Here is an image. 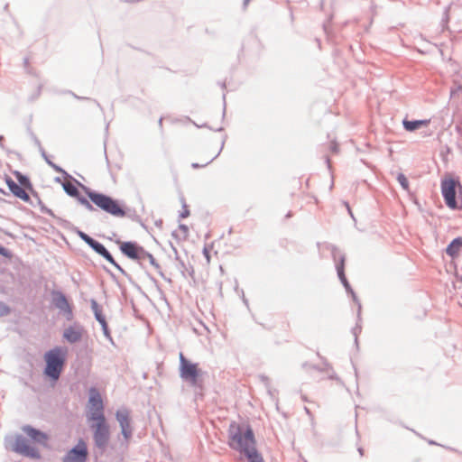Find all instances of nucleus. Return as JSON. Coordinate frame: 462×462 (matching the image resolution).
<instances>
[{"label": "nucleus", "instance_id": "nucleus-1", "mask_svg": "<svg viewBox=\"0 0 462 462\" xmlns=\"http://www.w3.org/2000/svg\"><path fill=\"white\" fill-rule=\"evenodd\" d=\"M228 445L247 458L248 462H264L263 456L256 449L255 438L253 429L247 425L245 429L232 421L228 427Z\"/></svg>", "mask_w": 462, "mask_h": 462}, {"label": "nucleus", "instance_id": "nucleus-2", "mask_svg": "<svg viewBox=\"0 0 462 462\" xmlns=\"http://www.w3.org/2000/svg\"><path fill=\"white\" fill-rule=\"evenodd\" d=\"M83 190L91 202L106 213L116 217H127L131 220L138 223L142 221L140 216L134 209H125L123 203L119 200L106 194L93 190L88 187H83Z\"/></svg>", "mask_w": 462, "mask_h": 462}, {"label": "nucleus", "instance_id": "nucleus-3", "mask_svg": "<svg viewBox=\"0 0 462 462\" xmlns=\"http://www.w3.org/2000/svg\"><path fill=\"white\" fill-rule=\"evenodd\" d=\"M45 367L43 374L51 382L56 383L63 371L66 363V351L56 346L44 354Z\"/></svg>", "mask_w": 462, "mask_h": 462}, {"label": "nucleus", "instance_id": "nucleus-4", "mask_svg": "<svg viewBox=\"0 0 462 462\" xmlns=\"http://www.w3.org/2000/svg\"><path fill=\"white\" fill-rule=\"evenodd\" d=\"M180 377L186 383H189L195 390H203V374H205L199 368L198 363H192L188 360L184 355L180 353Z\"/></svg>", "mask_w": 462, "mask_h": 462}, {"label": "nucleus", "instance_id": "nucleus-5", "mask_svg": "<svg viewBox=\"0 0 462 462\" xmlns=\"http://www.w3.org/2000/svg\"><path fill=\"white\" fill-rule=\"evenodd\" d=\"M5 445L7 449L26 457L33 459H40L42 457L40 451L36 448L31 446L28 443V440L21 434L6 436L5 438Z\"/></svg>", "mask_w": 462, "mask_h": 462}, {"label": "nucleus", "instance_id": "nucleus-6", "mask_svg": "<svg viewBox=\"0 0 462 462\" xmlns=\"http://www.w3.org/2000/svg\"><path fill=\"white\" fill-rule=\"evenodd\" d=\"M332 256L336 262V270L337 273V277L340 280L342 285L346 289V291L349 293L353 299V300L357 304L358 307V318H360V312H361V303L359 300L357 299L355 291H353L351 285L349 284L346 274H345V261L346 256L344 254H341L340 251L333 246L332 247Z\"/></svg>", "mask_w": 462, "mask_h": 462}, {"label": "nucleus", "instance_id": "nucleus-7", "mask_svg": "<svg viewBox=\"0 0 462 462\" xmlns=\"http://www.w3.org/2000/svg\"><path fill=\"white\" fill-rule=\"evenodd\" d=\"M441 194L448 208L457 209L458 205L456 199L457 189H462L460 181L453 177L441 180Z\"/></svg>", "mask_w": 462, "mask_h": 462}, {"label": "nucleus", "instance_id": "nucleus-8", "mask_svg": "<svg viewBox=\"0 0 462 462\" xmlns=\"http://www.w3.org/2000/svg\"><path fill=\"white\" fill-rule=\"evenodd\" d=\"M119 245L120 252L126 256L127 258L138 262L139 264H142V254L144 248L138 245L134 241H125L122 242L120 240L116 241Z\"/></svg>", "mask_w": 462, "mask_h": 462}, {"label": "nucleus", "instance_id": "nucleus-9", "mask_svg": "<svg viewBox=\"0 0 462 462\" xmlns=\"http://www.w3.org/2000/svg\"><path fill=\"white\" fill-rule=\"evenodd\" d=\"M88 455L87 444L80 439L79 442L64 455L61 462H86Z\"/></svg>", "mask_w": 462, "mask_h": 462}, {"label": "nucleus", "instance_id": "nucleus-10", "mask_svg": "<svg viewBox=\"0 0 462 462\" xmlns=\"http://www.w3.org/2000/svg\"><path fill=\"white\" fill-rule=\"evenodd\" d=\"M93 431V440L95 446L101 451L104 452L110 440V431L108 425L103 426H90Z\"/></svg>", "mask_w": 462, "mask_h": 462}, {"label": "nucleus", "instance_id": "nucleus-11", "mask_svg": "<svg viewBox=\"0 0 462 462\" xmlns=\"http://www.w3.org/2000/svg\"><path fill=\"white\" fill-rule=\"evenodd\" d=\"M62 185V188L65 191V193L71 197V198H74L78 200V202L83 206L87 210L90 211V212H93V211H96L97 209L94 208L93 206V203L91 202V200L88 199L87 198H85L84 196H82L78 189V187L71 183V182H69V181H64L63 183H61Z\"/></svg>", "mask_w": 462, "mask_h": 462}, {"label": "nucleus", "instance_id": "nucleus-12", "mask_svg": "<svg viewBox=\"0 0 462 462\" xmlns=\"http://www.w3.org/2000/svg\"><path fill=\"white\" fill-rule=\"evenodd\" d=\"M116 419L121 428V434L127 442L133 434L131 427L130 411L126 408H122L116 411Z\"/></svg>", "mask_w": 462, "mask_h": 462}, {"label": "nucleus", "instance_id": "nucleus-13", "mask_svg": "<svg viewBox=\"0 0 462 462\" xmlns=\"http://www.w3.org/2000/svg\"><path fill=\"white\" fill-rule=\"evenodd\" d=\"M51 301L57 309L67 315L68 320L72 319V309L68 301L66 295L61 291L53 290L51 291Z\"/></svg>", "mask_w": 462, "mask_h": 462}, {"label": "nucleus", "instance_id": "nucleus-14", "mask_svg": "<svg viewBox=\"0 0 462 462\" xmlns=\"http://www.w3.org/2000/svg\"><path fill=\"white\" fill-rule=\"evenodd\" d=\"M90 307L94 313V317L96 320L100 324L103 334L105 337L109 340L112 344H114L113 337L111 336L106 319L105 315L102 313V309L100 305L97 303V301L95 299L90 300Z\"/></svg>", "mask_w": 462, "mask_h": 462}, {"label": "nucleus", "instance_id": "nucleus-15", "mask_svg": "<svg viewBox=\"0 0 462 462\" xmlns=\"http://www.w3.org/2000/svg\"><path fill=\"white\" fill-rule=\"evenodd\" d=\"M89 247L95 253H97L104 259H106L108 263H110L112 265H114L123 275L126 277L129 276L125 270L115 260L111 253L105 247L103 244L96 240Z\"/></svg>", "mask_w": 462, "mask_h": 462}, {"label": "nucleus", "instance_id": "nucleus-16", "mask_svg": "<svg viewBox=\"0 0 462 462\" xmlns=\"http://www.w3.org/2000/svg\"><path fill=\"white\" fill-rule=\"evenodd\" d=\"M5 183L10 190V192L20 199L23 202L30 203L32 206H35L32 201L31 197L27 193V191L16 181H14L11 177H5Z\"/></svg>", "mask_w": 462, "mask_h": 462}, {"label": "nucleus", "instance_id": "nucleus-17", "mask_svg": "<svg viewBox=\"0 0 462 462\" xmlns=\"http://www.w3.org/2000/svg\"><path fill=\"white\" fill-rule=\"evenodd\" d=\"M84 328L79 323H74L64 329L62 337L70 344H75L81 340Z\"/></svg>", "mask_w": 462, "mask_h": 462}, {"label": "nucleus", "instance_id": "nucleus-18", "mask_svg": "<svg viewBox=\"0 0 462 462\" xmlns=\"http://www.w3.org/2000/svg\"><path fill=\"white\" fill-rule=\"evenodd\" d=\"M22 430L32 440L33 442L46 446L49 439L47 433L38 430L31 425H23Z\"/></svg>", "mask_w": 462, "mask_h": 462}, {"label": "nucleus", "instance_id": "nucleus-19", "mask_svg": "<svg viewBox=\"0 0 462 462\" xmlns=\"http://www.w3.org/2000/svg\"><path fill=\"white\" fill-rule=\"evenodd\" d=\"M88 404L91 411H104L102 398L95 387H91L89 390Z\"/></svg>", "mask_w": 462, "mask_h": 462}, {"label": "nucleus", "instance_id": "nucleus-20", "mask_svg": "<svg viewBox=\"0 0 462 462\" xmlns=\"http://www.w3.org/2000/svg\"><path fill=\"white\" fill-rule=\"evenodd\" d=\"M429 124L430 120L428 119L408 120L404 118L402 120V126L407 132H414L422 126H427Z\"/></svg>", "mask_w": 462, "mask_h": 462}, {"label": "nucleus", "instance_id": "nucleus-21", "mask_svg": "<svg viewBox=\"0 0 462 462\" xmlns=\"http://www.w3.org/2000/svg\"><path fill=\"white\" fill-rule=\"evenodd\" d=\"M462 248V237L454 238L447 246L446 254L452 259L458 255L459 250Z\"/></svg>", "mask_w": 462, "mask_h": 462}, {"label": "nucleus", "instance_id": "nucleus-22", "mask_svg": "<svg viewBox=\"0 0 462 462\" xmlns=\"http://www.w3.org/2000/svg\"><path fill=\"white\" fill-rule=\"evenodd\" d=\"M144 260H148V262L150 263L151 265H152L154 267V269L158 272V273L168 282H171V280L170 278H167L165 277V275L163 274L162 271V268H161V265L157 263V261L155 260V258L153 257V255L149 253L148 251H146L145 249L143 250V254H142V262L144 261Z\"/></svg>", "mask_w": 462, "mask_h": 462}, {"label": "nucleus", "instance_id": "nucleus-23", "mask_svg": "<svg viewBox=\"0 0 462 462\" xmlns=\"http://www.w3.org/2000/svg\"><path fill=\"white\" fill-rule=\"evenodd\" d=\"M14 175L17 180V182L26 190L29 189L33 192L32 184L30 180V178L27 175L23 174L19 171H14Z\"/></svg>", "mask_w": 462, "mask_h": 462}, {"label": "nucleus", "instance_id": "nucleus-24", "mask_svg": "<svg viewBox=\"0 0 462 462\" xmlns=\"http://www.w3.org/2000/svg\"><path fill=\"white\" fill-rule=\"evenodd\" d=\"M89 420L95 421L90 426L108 425L106 420L104 411H91Z\"/></svg>", "mask_w": 462, "mask_h": 462}, {"label": "nucleus", "instance_id": "nucleus-25", "mask_svg": "<svg viewBox=\"0 0 462 462\" xmlns=\"http://www.w3.org/2000/svg\"><path fill=\"white\" fill-rule=\"evenodd\" d=\"M32 195L33 197L36 199V202H37V205L39 206L40 208V211L42 213V214H46V215H49L50 217H51L52 218H55L57 219L58 221H61V218L58 217L54 213L53 211L47 208L44 203L41 200L40 197L38 196V193L33 191L32 192Z\"/></svg>", "mask_w": 462, "mask_h": 462}, {"label": "nucleus", "instance_id": "nucleus-26", "mask_svg": "<svg viewBox=\"0 0 462 462\" xmlns=\"http://www.w3.org/2000/svg\"><path fill=\"white\" fill-rule=\"evenodd\" d=\"M226 136L224 137V139H223V141L221 143L220 149H219V151L217 152V153L214 157H212L210 160H208V162H206L205 163H202V164H199L198 162H193V163H191V167L193 169H200V168H204L207 165H208L209 163H211L217 157H218V155L222 152L224 144H225V142H226Z\"/></svg>", "mask_w": 462, "mask_h": 462}, {"label": "nucleus", "instance_id": "nucleus-27", "mask_svg": "<svg viewBox=\"0 0 462 462\" xmlns=\"http://www.w3.org/2000/svg\"><path fill=\"white\" fill-rule=\"evenodd\" d=\"M396 180H398V182L400 183L401 187L408 191L409 190V181H408V179L406 178V176L402 173V172H399L396 176Z\"/></svg>", "mask_w": 462, "mask_h": 462}, {"label": "nucleus", "instance_id": "nucleus-28", "mask_svg": "<svg viewBox=\"0 0 462 462\" xmlns=\"http://www.w3.org/2000/svg\"><path fill=\"white\" fill-rule=\"evenodd\" d=\"M67 93L70 94L74 98L78 99V100H88V101H92L94 102L97 106L101 110L103 111V107L101 106V105L99 104V102L96 99H92L90 97H81V96H78L77 94L73 93L72 91H68Z\"/></svg>", "mask_w": 462, "mask_h": 462}, {"label": "nucleus", "instance_id": "nucleus-29", "mask_svg": "<svg viewBox=\"0 0 462 462\" xmlns=\"http://www.w3.org/2000/svg\"><path fill=\"white\" fill-rule=\"evenodd\" d=\"M360 321H361V317L360 318L357 317V323H356V327L352 329V333L355 337V344L356 346H358L357 337H358V334L361 332V326L359 325Z\"/></svg>", "mask_w": 462, "mask_h": 462}, {"label": "nucleus", "instance_id": "nucleus-30", "mask_svg": "<svg viewBox=\"0 0 462 462\" xmlns=\"http://www.w3.org/2000/svg\"><path fill=\"white\" fill-rule=\"evenodd\" d=\"M60 173L62 174L63 178L65 180H70L72 181H74L77 185H79L82 189H83V187H86L84 184L80 183L79 180H77L75 178H73L70 174H69L64 169H63V171H60Z\"/></svg>", "mask_w": 462, "mask_h": 462}, {"label": "nucleus", "instance_id": "nucleus-31", "mask_svg": "<svg viewBox=\"0 0 462 462\" xmlns=\"http://www.w3.org/2000/svg\"><path fill=\"white\" fill-rule=\"evenodd\" d=\"M181 203L183 210L180 213L179 217L186 218L189 216V210L187 208V205L183 197L181 198Z\"/></svg>", "mask_w": 462, "mask_h": 462}, {"label": "nucleus", "instance_id": "nucleus-32", "mask_svg": "<svg viewBox=\"0 0 462 462\" xmlns=\"http://www.w3.org/2000/svg\"><path fill=\"white\" fill-rule=\"evenodd\" d=\"M10 311L9 306L0 300V318L8 315Z\"/></svg>", "mask_w": 462, "mask_h": 462}, {"label": "nucleus", "instance_id": "nucleus-33", "mask_svg": "<svg viewBox=\"0 0 462 462\" xmlns=\"http://www.w3.org/2000/svg\"><path fill=\"white\" fill-rule=\"evenodd\" d=\"M179 228H180V230L182 233L181 238L182 239H186L189 236V227H188V226L185 225V224H180Z\"/></svg>", "mask_w": 462, "mask_h": 462}, {"label": "nucleus", "instance_id": "nucleus-34", "mask_svg": "<svg viewBox=\"0 0 462 462\" xmlns=\"http://www.w3.org/2000/svg\"><path fill=\"white\" fill-rule=\"evenodd\" d=\"M0 255L5 256L6 258H11L12 253L7 248L0 245Z\"/></svg>", "mask_w": 462, "mask_h": 462}, {"label": "nucleus", "instance_id": "nucleus-35", "mask_svg": "<svg viewBox=\"0 0 462 462\" xmlns=\"http://www.w3.org/2000/svg\"><path fill=\"white\" fill-rule=\"evenodd\" d=\"M30 136L32 138V140L33 141L34 144L37 146L38 150L42 148V145L40 142V140L38 139V137L33 134V132H32L30 130Z\"/></svg>", "mask_w": 462, "mask_h": 462}, {"label": "nucleus", "instance_id": "nucleus-36", "mask_svg": "<svg viewBox=\"0 0 462 462\" xmlns=\"http://www.w3.org/2000/svg\"><path fill=\"white\" fill-rule=\"evenodd\" d=\"M39 152H40L42 157L46 162V163L49 165V162H52V161L50 159V156L47 154L44 148L42 147V148L39 149Z\"/></svg>", "mask_w": 462, "mask_h": 462}, {"label": "nucleus", "instance_id": "nucleus-37", "mask_svg": "<svg viewBox=\"0 0 462 462\" xmlns=\"http://www.w3.org/2000/svg\"><path fill=\"white\" fill-rule=\"evenodd\" d=\"M49 166L51 167L56 172L63 171V169L53 162H49Z\"/></svg>", "mask_w": 462, "mask_h": 462}, {"label": "nucleus", "instance_id": "nucleus-38", "mask_svg": "<svg viewBox=\"0 0 462 462\" xmlns=\"http://www.w3.org/2000/svg\"><path fill=\"white\" fill-rule=\"evenodd\" d=\"M77 235L79 236V237L82 240V241H85L86 237H88V234L81 231V230H78L77 231Z\"/></svg>", "mask_w": 462, "mask_h": 462}, {"label": "nucleus", "instance_id": "nucleus-39", "mask_svg": "<svg viewBox=\"0 0 462 462\" xmlns=\"http://www.w3.org/2000/svg\"><path fill=\"white\" fill-rule=\"evenodd\" d=\"M96 241V239H94L93 237H91L90 236H88V237H86L85 239V243L90 246L94 242Z\"/></svg>", "mask_w": 462, "mask_h": 462}, {"label": "nucleus", "instance_id": "nucleus-40", "mask_svg": "<svg viewBox=\"0 0 462 462\" xmlns=\"http://www.w3.org/2000/svg\"><path fill=\"white\" fill-rule=\"evenodd\" d=\"M223 117H225V115H226V94L224 93L223 94Z\"/></svg>", "mask_w": 462, "mask_h": 462}, {"label": "nucleus", "instance_id": "nucleus-41", "mask_svg": "<svg viewBox=\"0 0 462 462\" xmlns=\"http://www.w3.org/2000/svg\"><path fill=\"white\" fill-rule=\"evenodd\" d=\"M259 377L266 385L269 383V378L266 375L261 374Z\"/></svg>", "mask_w": 462, "mask_h": 462}, {"label": "nucleus", "instance_id": "nucleus-42", "mask_svg": "<svg viewBox=\"0 0 462 462\" xmlns=\"http://www.w3.org/2000/svg\"><path fill=\"white\" fill-rule=\"evenodd\" d=\"M203 254L207 258L208 261L210 259L209 251L207 247H204L203 249Z\"/></svg>", "mask_w": 462, "mask_h": 462}, {"label": "nucleus", "instance_id": "nucleus-43", "mask_svg": "<svg viewBox=\"0 0 462 462\" xmlns=\"http://www.w3.org/2000/svg\"><path fill=\"white\" fill-rule=\"evenodd\" d=\"M330 149L333 152H337L338 151V148H337V144L336 143H333L330 146Z\"/></svg>", "mask_w": 462, "mask_h": 462}, {"label": "nucleus", "instance_id": "nucleus-44", "mask_svg": "<svg viewBox=\"0 0 462 462\" xmlns=\"http://www.w3.org/2000/svg\"><path fill=\"white\" fill-rule=\"evenodd\" d=\"M307 366H309L312 369H315V370L321 371L317 365H309L308 364H303V367H307Z\"/></svg>", "mask_w": 462, "mask_h": 462}, {"label": "nucleus", "instance_id": "nucleus-45", "mask_svg": "<svg viewBox=\"0 0 462 462\" xmlns=\"http://www.w3.org/2000/svg\"><path fill=\"white\" fill-rule=\"evenodd\" d=\"M241 293H242V300H243L244 303L245 305H248V300L245 299L243 290L241 291Z\"/></svg>", "mask_w": 462, "mask_h": 462}, {"label": "nucleus", "instance_id": "nucleus-46", "mask_svg": "<svg viewBox=\"0 0 462 462\" xmlns=\"http://www.w3.org/2000/svg\"><path fill=\"white\" fill-rule=\"evenodd\" d=\"M329 379L337 380V381L339 380V378L337 377V375L336 374H330Z\"/></svg>", "mask_w": 462, "mask_h": 462}, {"label": "nucleus", "instance_id": "nucleus-47", "mask_svg": "<svg viewBox=\"0 0 462 462\" xmlns=\"http://www.w3.org/2000/svg\"><path fill=\"white\" fill-rule=\"evenodd\" d=\"M251 0H244L243 2V8L245 9L250 3Z\"/></svg>", "mask_w": 462, "mask_h": 462}, {"label": "nucleus", "instance_id": "nucleus-48", "mask_svg": "<svg viewBox=\"0 0 462 462\" xmlns=\"http://www.w3.org/2000/svg\"><path fill=\"white\" fill-rule=\"evenodd\" d=\"M448 10H449V6H448V7H446V8H445V13H444V14H445V19H446V21H448Z\"/></svg>", "mask_w": 462, "mask_h": 462}, {"label": "nucleus", "instance_id": "nucleus-49", "mask_svg": "<svg viewBox=\"0 0 462 462\" xmlns=\"http://www.w3.org/2000/svg\"><path fill=\"white\" fill-rule=\"evenodd\" d=\"M218 85L221 87V88L225 89L226 85V82H218Z\"/></svg>", "mask_w": 462, "mask_h": 462}, {"label": "nucleus", "instance_id": "nucleus-50", "mask_svg": "<svg viewBox=\"0 0 462 462\" xmlns=\"http://www.w3.org/2000/svg\"><path fill=\"white\" fill-rule=\"evenodd\" d=\"M3 140H4V136H3V135H0V147H1L2 149H4Z\"/></svg>", "mask_w": 462, "mask_h": 462}, {"label": "nucleus", "instance_id": "nucleus-51", "mask_svg": "<svg viewBox=\"0 0 462 462\" xmlns=\"http://www.w3.org/2000/svg\"><path fill=\"white\" fill-rule=\"evenodd\" d=\"M304 411H306V413L310 416H311V412L310 411V409L308 407H304Z\"/></svg>", "mask_w": 462, "mask_h": 462}, {"label": "nucleus", "instance_id": "nucleus-52", "mask_svg": "<svg viewBox=\"0 0 462 462\" xmlns=\"http://www.w3.org/2000/svg\"><path fill=\"white\" fill-rule=\"evenodd\" d=\"M174 253H175V255H176V259L179 260V256H178V251L175 247H172Z\"/></svg>", "mask_w": 462, "mask_h": 462}, {"label": "nucleus", "instance_id": "nucleus-53", "mask_svg": "<svg viewBox=\"0 0 462 462\" xmlns=\"http://www.w3.org/2000/svg\"><path fill=\"white\" fill-rule=\"evenodd\" d=\"M54 180H55V182L62 183V182H61V180H60V177H56V178L54 179Z\"/></svg>", "mask_w": 462, "mask_h": 462}, {"label": "nucleus", "instance_id": "nucleus-54", "mask_svg": "<svg viewBox=\"0 0 462 462\" xmlns=\"http://www.w3.org/2000/svg\"><path fill=\"white\" fill-rule=\"evenodd\" d=\"M23 62H24V65L27 66L28 63H29V59L28 58H24L23 59Z\"/></svg>", "mask_w": 462, "mask_h": 462}, {"label": "nucleus", "instance_id": "nucleus-55", "mask_svg": "<svg viewBox=\"0 0 462 462\" xmlns=\"http://www.w3.org/2000/svg\"><path fill=\"white\" fill-rule=\"evenodd\" d=\"M326 162L328 164V167L330 169V161H329L328 157L326 158Z\"/></svg>", "mask_w": 462, "mask_h": 462}, {"label": "nucleus", "instance_id": "nucleus-56", "mask_svg": "<svg viewBox=\"0 0 462 462\" xmlns=\"http://www.w3.org/2000/svg\"><path fill=\"white\" fill-rule=\"evenodd\" d=\"M357 450H358L359 454H360L361 456H363V454H364V449H363L362 448H359Z\"/></svg>", "mask_w": 462, "mask_h": 462}, {"label": "nucleus", "instance_id": "nucleus-57", "mask_svg": "<svg viewBox=\"0 0 462 462\" xmlns=\"http://www.w3.org/2000/svg\"><path fill=\"white\" fill-rule=\"evenodd\" d=\"M292 216V213L291 211H289L287 214H286V218H289Z\"/></svg>", "mask_w": 462, "mask_h": 462}, {"label": "nucleus", "instance_id": "nucleus-58", "mask_svg": "<svg viewBox=\"0 0 462 462\" xmlns=\"http://www.w3.org/2000/svg\"><path fill=\"white\" fill-rule=\"evenodd\" d=\"M159 125H160L161 127L162 126V117L159 119Z\"/></svg>", "mask_w": 462, "mask_h": 462}, {"label": "nucleus", "instance_id": "nucleus-59", "mask_svg": "<svg viewBox=\"0 0 462 462\" xmlns=\"http://www.w3.org/2000/svg\"><path fill=\"white\" fill-rule=\"evenodd\" d=\"M429 444H430V445H436L437 443H436L434 440H430V441H429Z\"/></svg>", "mask_w": 462, "mask_h": 462}, {"label": "nucleus", "instance_id": "nucleus-60", "mask_svg": "<svg viewBox=\"0 0 462 462\" xmlns=\"http://www.w3.org/2000/svg\"><path fill=\"white\" fill-rule=\"evenodd\" d=\"M346 206H347V210H348V212L350 213L351 217H353V214H352V212H351V210H350L349 206H348L347 204H346Z\"/></svg>", "mask_w": 462, "mask_h": 462}, {"label": "nucleus", "instance_id": "nucleus-61", "mask_svg": "<svg viewBox=\"0 0 462 462\" xmlns=\"http://www.w3.org/2000/svg\"><path fill=\"white\" fill-rule=\"evenodd\" d=\"M41 89H42V87L40 86V87L38 88L37 96H39V95H40V93H41Z\"/></svg>", "mask_w": 462, "mask_h": 462}, {"label": "nucleus", "instance_id": "nucleus-62", "mask_svg": "<svg viewBox=\"0 0 462 462\" xmlns=\"http://www.w3.org/2000/svg\"><path fill=\"white\" fill-rule=\"evenodd\" d=\"M215 131L221 132V131H223V127H219V128L216 129Z\"/></svg>", "mask_w": 462, "mask_h": 462}, {"label": "nucleus", "instance_id": "nucleus-63", "mask_svg": "<svg viewBox=\"0 0 462 462\" xmlns=\"http://www.w3.org/2000/svg\"><path fill=\"white\" fill-rule=\"evenodd\" d=\"M354 370H355V375H356V377L357 378V370H356V367H354Z\"/></svg>", "mask_w": 462, "mask_h": 462}, {"label": "nucleus", "instance_id": "nucleus-64", "mask_svg": "<svg viewBox=\"0 0 462 462\" xmlns=\"http://www.w3.org/2000/svg\"><path fill=\"white\" fill-rule=\"evenodd\" d=\"M172 236H174V237H178V236H177L176 232H173V233H172Z\"/></svg>", "mask_w": 462, "mask_h": 462}]
</instances>
